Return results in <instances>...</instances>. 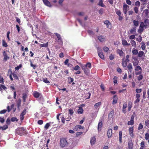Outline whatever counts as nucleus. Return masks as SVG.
Wrapping results in <instances>:
<instances>
[{
	"instance_id": "1",
	"label": "nucleus",
	"mask_w": 149,
	"mask_h": 149,
	"mask_svg": "<svg viewBox=\"0 0 149 149\" xmlns=\"http://www.w3.org/2000/svg\"><path fill=\"white\" fill-rule=\"evenodd\" d=\"M16 133L18 135L22 136L24 134H26L27 133L26 129L23 127H19L16 130Z\"/></svg>"
},
{
	"instance_id": "2",
	"label": "nucleus",
	"mask_w": 149,
	"mask_h": 149,
	"mask_svg": "<svg viewBox=\"0 0 149 149\" xmlns=\"http://www.w3.org/2000/svg\"><path fill=\"white\" fill-rule=\"evenodd\" d=\"M68 143L67 140L65 139H60V146L62 147H64L68 145Z\"/></svg>"
},
{
	"instance_id": "3",
	"label": "nucleus",
	"mask_w": 149,
	"mask_h": 149,
	"mask_svg": "<svg viewBox=\"0 0 149 149\" xmlns=\"http://www.w3.org/2000/svg\"><path fill=\"white\" fill-rule=\"evenodd\" d=\"M97 48L98 56L101 58L104 59V56L103 53L102 52V49L99 47H97Z\"/></svg>"
},
{
	"instance_id": "4",
	"label": "nucleus",
	"mask_w": 149,
	"mask_h": 149,
	"mask_svg": "<svg viewBox=\"0 0 149 149\" xmlns=\"http://www.w3.org/2000/svg\"><path fill=\"white\" fill-rule=\"evenodd\" d=\"M3 55L4 56L3 60L6 61L7 59H9L10 57L7 56V54L6 52L5 51H3Z\"/></svg>"
},
{
	"instance_id": "5",
	"label": "nucleus",
	"mask_w": 149,
	"mask_h": 149,
	"mask_svg": "<svg viewBox=\"0 0 149 149\" xmlns=\"http://www.w3.org/2000/svg\"><path fill=\"white\" fill-rule=\"evenodd\" d=\"M128 8H129V6L126 4H124L123 6V12L125 14H126L127 12V10Z\"/></svg>"
},
{
	"instance_id": "6",
	"label": "nucleus",
	"mask_w": 149,
	"mask_h": 149,
	"mask_svg": "<svg viewBox=\"0 0 149 149\" xmlns=\"http://www.w3.org/2000/svg\"><path fill=\"white\" fill-rule=\"evenodd\" d=\"M129 132L130 136L132 137V138H133L134 137V135L133 134V127L130 128L129 129Z\"/></svg>"
},
{
	"instance_id": "7",
	"label": "nucleus",
	"mask_w": 149,
	"mask_h": 149,
	"mask_svg": "<svg viewBox=\"0 0 149 149\" xmlns=\"http://www.w3.org/2000/svg\"><path fill=\"white\" fill-rule=\"evenodd\" d=\"M84 127H82L81 125H78L74 127V130L77 131H78V129H83Z\"/></svg>"
},
{
	"instance_id": "8",
	"label": "nucleus",
	"mask_w": 149,
	"mask_h": 149,
	"mask_svg": "<svg viewBox=\"0 0 149 149\" xmlns=\"http://www.w3.org/2000/svg\"><path fill=\"white\" fill-rule=\"evenodd\" d=\"M128 147L127 148L133 149V144L132 140L129 141L128 143Z\"/></svg>"
},
{
	"instance_id": "9",
	"label": "nucleus",
	"mask_w": 149,
	"mask_h": 149,
	"mask_svg": "<svg viewBox=\"0 0 149 149\" xmlns=\"http://www.w3.org/2000/svg\"><path fill=\"white\" fill-rule=\"evenodd\" d=\"M112 134V129H110L107 132V134L108 138L111 137Z\"/></svg>"
},
{
	"instance_id": "10",
	"label": "nucleus",
	"mask_w": 149,
	"mask_h": 149,
	"mask_svg": "<svg viewBox=\"0 0 149 149\" xmlns=\"http://www.w3.org/2000/svg\"><path fill=\"white\" fill-rule=\"evenodd\" d=\"M144 23L146 26V29L149 27V20L146 19L144 20Z\"/></svg>"
},
{
	"instance_id": "11",
	"label": "nucleus",
	"mask_w": 149,
	"mask_h": 149,
	"mask_svg": "<svg viewBox=\"0 0 149 149\" xmlns=\"http://www.w3.org/2000/svg\"><path fill=\"white\" fill-rule=\"evenodd\" d=\"M104 23L107 25L108 28L109 29H110L111 28V23L110 22L109 20H107L105 21L104 22Z\"/></svg>"
},
{
	"instance_id": "12",
	"label": "nucleus",
	"mask_w": 149,
	"mask_h": 149,
	"mask_svg": "<svg viewBox=\"0 0 149 149\" xmlns=\"http://www.w3.org/2000/svg\"><path fill=\"white\" fill-rule=\"evenodd\" d=\"M44 3L47 6L49 7H51V5L50 3L47 0H43Z\"/></svg>"
},
{
	"instance_id": "13",
	"label": "nucleus",
	"mask_w": 149,
	"mask_h": 149,
	"mask_svg": "<svg viewBox=\"0 0 149 149\" xmlns=\"http://www.w3.org/2000/svg\"><path fill=\"white\" fill-rule=\"evenodd\" d=\"M96 139L95 137H93L90 140V143L91 145H93L95 144V142Z\"/></svg>"
},
{
	"instance_id": "14",
	"label": "nucleus",
	"mask_w": 149,
	"mask_h": 149,
	"mask_svg": "<svg viewBox=\"0 0 149 149\" xmlns=\"http://www.w3.org/2000/svg\"><path fill=\"white\" fill-rule=\"evenodd\" d=\"M82 69L84 70L85 74L87 75H88L89 73V70L86 67H84V66L82 67Z\"/></svg>"
},
{
	"instance_id": "15",
	"label": "nucleus",
	"mask_w": 149,
	"mask_h": 149,
	"mask_svg": "<svg viewBox=\"0 0 149 149\" xmlns=\"http://www.w3.org/2000/svg\"><path fill=\"white\" fill-rule=\"evenodd\" d=\"M117 102V98L116 95H115L113 96V99L112 102L113 104H115Z\"/></svg>"
},
{
	"instance_id": "16",
	"label": "nucleus",
	"mask_w": 149,
	"mask_h": 149,
	"mask_svg": "<svg viewBox=\"0 0 149 149\" xmlns=\"http://www.w3.org/2000/svg\"><path fill=\"white\" fill-rule=\"evenodd\" d=\"M33 95L36 98H38L40 95V94L37 91H35L33 93Z\"/></svg>"
},
{
	"instance_id": "17",
	"label": "nucleus",
	"mask_w": 149,
	"mask_h": 149,
	"mask_svg": "<svg viewBox=\"0 0 149 149\" xmlns=\"http://www.w3.org/2000/svg\"><path fill=\"white\" fill-rule=\"evenodd\" d=\"M114 113V111L112 110L111 111L108 115V118H111L113 116Z\"/></svg>"
},
{
	"instance_id": "18",
	"label": "nucleus",
	"mask_w": 149,
	"mask_h": 149,
	"mask_svg": "<svg viewBox=\"0 0 149 149\" xmlns=\"http://www.w3.org/2000/svg\"><path fill=\"white\" fill-rule=\"evenodd\" d=\"M98 38L100 41L102 42L104 41V38L102 36H98Z\"/></svg>"
},
{
	"instance_id": "19",
	"label": "nucleus",
	"mask_w": 149,
	"mask_h": 149,
	"mask_svg": "<svg viewBox=\"0 0 149 149\" xmlns=\"http://www.w3.org/2000/svg\"><path fill=\"white\" fill-rule=\"evenodd\" d=\"M83 110L82 107H79V109L77 111V112L78 113L82 114L83 113Z\"/></svg>"
},
{
	"instance_id": "20",
	"label": "nucleus",
	"mask_w": 149,
	"mask_h": 149,
	"mask_svg": "<svg viewBox=\"0 0 149 149\" xmlns=\"http://www.w3.org/2000/svg\"><path fill=\"white\" fill-rule=\"evenodd\" d=\"M144 54V52L142 51H140L138 53V56L139 57H141Z\"/></svg>"
},
{
	"instance_id": "21",
	"label": "nucleus",
	"mask_w": 149,
	"mask_h": 149,
	"mask_svg": "<svg viewBox=\"0 0 149 149\" xmlns=\"http://www.w3.org/2000/svg\"><path fill=\"white\" fill-rule=\"evenodd\" d=\"M132 52L133 55H136L138 54V50L133 48V50L132 51Z\"/></svg>"
},
{
	"instance_id": "22",
	"label": "nucleus",
	"mask_w": 149,
	"mask_h": 149,
	"mask_svg": "<svg viewBox=\"0 0 149 149\" xmlns=\"http://www.w3.org/2000/svg\"><path fill=\"white\" fill-rule=\"evenodd\" d=\"M102 121L100 122L98 124V130H99L100 129L101 130V128L102 127Z\"/></svg>"
},
{
	"instance_id": "23",
	"label": "nucleus",
	"mask_w": 149,
	"mask_h": 149,
	"mask_svg": "<svg viewBox=\"0 0 149 149\" xmlns=\"http://www.w3.org/2000/svg\"><path fill=\"white\" fill-rule=\"evenodd\" d=\"M117 52L120 56H122L123 54V51L122 50H120L119 49L117 50Z\"/></svg>"
},
{
	"instance_id": "24",
	"label": "nucleus",
	"mask_w": 149,
	"mask_h": 149,
	"mask_svg": "<svg viewBox=\"0 0 149 149\" xmlns=\"http://www.w3.org/2000/svg\"><path fill=\"white\" fill-rule=\"evenodd\" d=\"M139 27L141 28H143L144 27L146 29V26L145 25L144 22H141Z\"/></svg>"
},
{
	"instance_id": "25",
	"label": "nucleus",
	"mask_w": 149,
	"mask_h": 149,
	"mask_svg": "<svg viewBox=\"0 0 149 149\" xmlns=\"http://www.w3.org/2000/svg\"><path fill=\"white\" fill-rule=\"evenodd\" d=\"M98 5L103 7H104L105 6V5L103 3L102 0H99V2L98 4Z\"/></svg>"
},
{
	"instance_id": "26",
	"label": "nucleus",
	"mask_w": 149,
	"mask_h": 149,
	"mask_svg": "<svg viewBox=\"0 0 149 149\" xmlns=\"http://www.w3.org/2000/svg\"><path fill=\"white\" fill-rule=\"evenodd\" d=\"M101 104V102H99L98 103H96L94 106V107L96 108H97L99 106H100Z\"/></svg>"
},
{
	"instance_id": "27",
	"label": "nucleus",
	"mask_w": 149,
	"mask_h": 149,
	"mask_svg": "<svg viewBox=\"0 0 149 149\" xmlns=\"http://www.w3.org/2000/svg\"><path fill=\"white\" fill-rule=\"evenodd\" d=\"M131 45L132 46L134 47H135L136 45L135 41L134 40H132L131 41Z\"/></svg>"
},
{
	"instance_id": "28",
	"label": "nucleus",
	"mask_w": 149,
	"mask_h": 149,
	"mask_svg": "<svg viewBox=\"0 0 149 149\" xmlns=\"http://www.w3.org/2000/svg\"><path fill=\"white\" fill-rule=\"evenodd\" d=\"M133 23L134 25L136 26H137L139 24V21L135 20H134L133 21Z\"/></svg>"
},
{
	"instance_id": "29",
	"label": "nucleus",
	"mask_w": 149,
	"mask_h": 149,
	"mask_svg": "<svg viewBox=\"0 0 149 149\" xmlns=\"http://www.w3.org/2000/svg\"><path fill=\"white\" fill-rule=\"evenodd\" d=\"M136 28L132 27L130 31V32L131 33H133L134 32H136Z\"/></svg>"
},
{
	"instance_id": "30",
	"label": "nucleus",
	"mask_w": 149,
	"mask_h": 149,
	"mask_svg": "<svg viewBox=\"0 0 149 149\" xmlns=\"http://www.w3.org/2000/svg\"><path fill=\"white\" fill-rule=\"evenodd\" d=\"M73 81V79L71 77H69L68 79V81L69 84H71Z\"/></svg>"
},
{
	"instance_id": "31",
	"label": "nucleus",
	"mask_w": 149,
	"mask_h": 149,
	"mask_svg": "<svg viewBox=\"0 0 149 149\" xmlns=\"http://www.w3.org/2000/svg\"><path fill=\"white\" fill-rule=\"evenodd\" d=\"M2 45L3 46L5 47H6L8 46L7 43H6L5 41L3 40H2Z\"/></svg>"
},
{
	"instance_id": "32",
	"label": "nucleus",
	"mask_w": 149,
	"mask_h": 149,
	"mask_svg": "<svg viewBox=\"0 0 149 149\" xmlns=\"http://www.w3.org/2000/svg\"><path fill=\"white\" fill-rule=\"evenodd\" d=\"M132 103L131 102H129L128 107V111H130L131 110V109L132 107Z\"/></svg>"
},
{
	"instance_id": "33",
	"label": "nucleus",
	"mask_w": 149,
	"mask_h": 149,
	"mask_svg": "<svg viewBox=\"0 0 149 149\" xmlns=\"http://www.w3.org/2000/svg\"><path fill=\"white\" fill-rule=\"evenodd\" d=\"M127 61H123V62L122 63V65L123 67H125L127 66Z\"/></svg>"
},
{
	"instance_id": "34",
	"label": "nucleus",
	"mask_w": 149,
	"mask_h": 149,
	"mask_svg": "<svg viewBox=\"0 0 149 149\" xmlns=\"http://www.w3.org/2000/svg\"><path fill=\"white\" fill-rule=\"evenodd\" d=\"M8 127V125H5L2 127V130H5Z\"/></svg>"
},
{
	"instance_id": "35",
	"label": "nucleus",
	"mask_w": 149,
	"mask_h": 149,
	"mask_svg": "<svg viewBox=\"0 0 149 149\" xmlns=\"http://www.w3.org/2000/svg\"><path fill=\"white\" fill-rule=\"evenodd\" d=\"M113 79L114 80V81H113L114 84H117V77L116 76H115V77H114L113 78Z\"/></svg>"
},
{
	"instance_id": "36",
	"label": "nucleus",
	"mask_w": 149,
	"mask_h": 149,
	"mask_svg": "<svg viewBox=\"0 0 149 149\" xmlns=\"http://www.w3.org/2000/svg\"><path fill=\"white\" fill-rule=\"evenodd\" d=\"M85 67H88L89 68H91V63L89 62L87 63L85 65Z\"/></svg>"
},
{
	"instance_id": "37",
	"label": "nucleus",
	"mask_w": 149,
	"mask_h": 149,
	"mask_svg": "<svg viewBox=\"0 0 149 149\" xmlns=\"http://www.w3.org/2000/svg\"><path fill=\"white\" fill-rule=\"evenodd\" d=\"M54 34L57 36L58 40H61V36L59 34L57 33H55Z\"/></svg>"
},
{
	"instance_id": "38",
	"label": "nucleus",
	"mask_w": 149,
	"mask_h": 149,
	"mask_svg": "<svg viewBox=\"0 0 149 149\" xmlns=\"http://www.w3.org/2000/svg\"><path fill=\"white\" fill-rule=\"evenodd\" d=\"M8 72H10V76H9V77H10V79L12 81H13V78H12V72L11 70V69H9L8 70Z\"/></svg>"
},
{
	"instance_id": "39",
	"label": "nucleus",
	"mask_w": 149,
	"mask_h": 149,
	"mask_svg": "<svg viewBox=\"0 0 149 149\" xmlns=\"http://www.w3.org/2000/svg\"><path fill=\"white\" fill-rule=\"evenodd\" d=\"M122 44L124 46L126 45L127 44V42L125 40H122Z\"/></svg>"
},
{
	"instance_id": "40",
	"label": "nucleus",
	"mask_w": 149,
	"mask_h": 149,
	"mask_svg": "<svg viewBox=\"0 0 149 149\" xmlns=\"http://www.w3.org/2000/svg\"><path fill=\"white\" fill-rule=\"evenodd\" d=\"M142 45L141 46V48L143 50H144L146 48V46L144 42H142L141 43Z\"/></svg>"
},
{
	"instance_id": "41",
	"label": "nucleus",
	"mask_w": 149,
	"mask_h": 149,
	"mask_svg": "<svg viewBox=\"0 0 149 149\" xmlns=\"http://www.w3.org/2000/svg\"><path fill=\"white\" fill-rule=\"evenodd\" d=\"M141 147L140 148H142V149H143V148L145 147V143L144 141H142L141 143Z\"/></svg>"
},
{
	"instance_id": "42",
	"label": "nucleus",
	"mask_w": 149,
	"mask_h": 149,
	"mask_svg": "<svg viewBox=\"0 0 149 149\" xmlns=\"http://www.w3.org/2000/svg\"><path fill=\"white\" fill-rule=\"evenodd\" d=\"M127 68L128 69H132L133 68L132 64L131 63H129L127 66Z\"/></svg>"
},
{
	"instance_id": "43",
	"label": "nucleus",
	"mask_w": 149,
	"mask_h": 149,
	"mask_svg": "<svg viewBox=\"0 0 149 149\" xmlns=\"http://www.w3.org/2000/svg\"><path fill=\"white\" fill-rule=\"evenodd\" d=\"M11 120L12 122H14L15 121H17L18 120L16 117H12L11 119Z\"/></svg>"
},
{
	"instance_id": "44",
	"label": "nucleus",
	"mask_w": 149,
	"mask_h": 149,
	"mask_svg": "<svg viewBox=\"0 0 149 149\" xmlns=\"http://www.w3.org/2000/svg\"><path fill=\"white\" fill-rule=\"evenodd\" d=\"M13 77L15 78V79L17 80H18V77L17 76V75L15 73H13L12 74Z\"/></svg>"
},
{
	"instance_id": "45",
	"label": "nucleus",
	"mask_w": 149,
	"mask_h": 149,
	"mask_svg": "<svg viewBox=\"0 0 149 149\" xmlns=\"http://www.w3.org/2000/svg\"><path fill=\"white\" fill-rule=\"evenodd\" d=\"M50 126V124L49 123H47L45 126V128L46 129H47Z\"/></svg>"
},
{
	"instance_id": "46",
	"label": "nucleus",
	"mask_w": 149,
	"mask_h": 149,
	"mask_svg": "<svg viewBox=\"0 0 149 149\" xmlns=\"http://www.w3.org/2000/svg\"><path fill=\"white\" fill-rule=\"evenodd\" d=\"M40 46L41 47H47L48 46L47 43L41 44L40 45Z\"/></svg>"
},
{
	"instance_id": "47",
	"label": "nucleus",
	"mask_w": 149,
	"mask_h": 149,
	"mask_svg": "<svg viewBox=\"0 0 149 149\" xmlns=\"http://www.w3.org/2000/svg\"><path fill=\"white\" fill-rule=\"evenodd\" d=\"M139 70H142L141 67L139 66H136L135 68V70L136 71H138Z\"/></svg>"
},
{
	"instance_id": "48",
	"label": "nucleus",
	"mask_w": 149,
	"mask_h": 149,
	"mask_svg": "<svg viewBox=\"0 0 149 149\" xmlns=\"http://www.w3.org/2000/svg\"><path fill=\"white\" fill-rule=\"evenodd\" d=\"M144 30V28H140L138 30V31L139 33H142Z\"/></svg>"
},
{
	"instance_id": "49",
	"label": "nucleus",
	"mask_w": 149,
	"mask_h": 149,
	"mask_svg": "<svg viewBox=\"0 0 149 149\" xmlns=\"http://www.w3.org/2000/svg\"><path fill=\"white\" fill-rule=\"evenodd\" d=\"M104 51L106 52H107L109 50V48L108 47H104L103 48Z\"/></svg>"
},
{
	"instance_id": "50",
	"label": "nucleus",
	"mask_w": 149,
	"mask_h": 149,
	"mask_svg": "<svg viewBox=\"0 0 149 149\" xmlns=\"http://www.w3.org/2000/svg\"><path fill=\"white\" fill-rule=\"evenodd\" d=\"M145 125H146L149 127V120H147L145 121Z\"/></svg>"
},
{
	"instance_id": "51",
	"label": "nucleus",
	"mask_w": 149,
	"mask_h": 149,
	"mask_svg": "<svg viewBox=\"0 0 149 149\" xmlns=\"http://www.w3.org/2000/svg\"><path fill=\"white\" fill-rule=\"evenodd\" d=\"M143 128V125L141 123H140L138 127V130H140Z\"/></svg>"
},
{
	"instance_id": "52",
	"label": "nucleus",
	"mask_w": 149,
	"mask_h": 149,
	"mask_svg": "<svg viewBox=\"0 0 149 149\" xmlns=\"http://www.w3.org/2000/svg\"><path fill=\"white\" fill-rule=\"evenodd\" d=\"M134 124V121L131 120L128 122L127 124L128 125H133Z\"/></svg>"
},
{
	"instance_id": "53",
	"label": "nucleus",
	"mask_w": 149,
	"mask_h": 149,
	"mask_svg": "<svg viewBox=\"0 0 149 149\" xmlns=\"http://www.w3.org/2000/svg\"><path fill=\"white\" fill-rule=\"evenodd\" d=\"M86 97H87L86 99H88L90 98L91 93H88L86 94Z\"/></svg>"
},
{
	"instance_id": "54",
	"label": "nucleus",
	"mask_w": 149,
	"mask_h": 149,
	"mask_svg": "<svg viewBox=\"0 0 149 149\" xmlns=\"http://www.w3.org/2000/svg\"><path fill=\"white\" fill-rule=\"evenodd\" d=\"M4 121H5V120L3 118H2V117H0V122L1 123H3L4 122Z\"/></svg>"
},
{
	"instance_id": "55",
	"label": "nucleus",
	"mask_w": 149,
	"mask_h": 149,
	"mask_svg": "<svg viewBox=\"0 0 149 149\" xmlns=\"http://www.w3.org/2000/svg\"><path fill=\"white\" fill-rule=\"evenodd\" d=\"M43 81L46 83H50L49 81L47 80L46 78L43 79Z\"/></svg>"
},
{
	"instance_id": "56",
	"label": "nucleus",
	"mask_w": 149,
	"mask_h": 149,
	"mask_svg": "<svg viewBox=\"0 0 149 149\" xmlns=\"http://www.w3.org/2000/svg\"><path fill=\"white\" fill-rule=\"evenodd\" d=\"M104 9L103 8H101L99 10L98 12L100 14H102L104 12Z\"/></svg>"
},
{
	"instance_id": "57",
	"label": "nucleus",
	"mask_w": 149,
	"mask_h": 149,
	"mask_svg": "<svg viewBox=\"0 0 149 149\" xmlns=\"http://www.w3.org/2000/svg\"><path fill=\"white\" fill-rule=\"evenodd\" d=\"M3 79L1 76H0V83L3 84Z\"/></svg>"
},
{
	"instance_id": "58",
	"label": "nucleus",
	"mask_w": 149,
	"mask_h": 149,
	"mask_svg": "<svg viewBox=\"0 0 149 149\" xmlns=\"http://www.w3.org/2000/svg\"><path fill=\"white\" fill-rule=\"evenodd\" d=\"M142 91V89L141 88L140 89H136V93H141Z\"/></svg>"
},
{
	"instance_id": "59",
	"label": "nucleus",
	"mask_w": 149,
	"mask_h": 149,
	"mask_svg": "<svg viewBox=\"0 0 149 149\" xmlns=\"http://www.w3.org/2000/svg\"><path fill=\"white\" fill-rule=\"evenodd\" d=\"M137 40L139 42H140L142 40V38L140 36H139V38L137 39Z\"/></svg>"
},
{
	"instance_id": "60",
	"label": "nucleus",
	"mask_w": 149,
	"mask_h": 149,
	"mask_svg": "<svg viewBox=\"0 0 149 149\" xmlns=\"http://www.w3.org/2000/svg\"><path fill=\"white\" fill-rule=\"evenodd\" d=\"M149 137V134L148 133H147L145 134V139L146 140H148Z\"/></svg>"
},
{
	"instance_id": "61",
	"label": "nucleus",
	"mask_w": 149,
	"mask_h": 149,
	"mask_svg": "<svg viewBox=\"0 0 149 149\" xmlns=\"http://www.w3.org/2000/svg\"><path fill=\"white\" fill-rule=\"evenodd\" d=\"M143 76L142 75H140L138 77V80L139 81H140L142 79Z\"/></svg>"
},
{
	"instance_id": "62",
	"label": "nucleus",
	"mask_w": 149,
	"mask_h": 149,
	"mask_svg": "<svg viewBox=\"0 0 149 149\" xmlns=\"http://www.w3.org/2000/svg\"><path fill=\"white\" fill-rule=\"evenodd\" d=\"M26 110L25 109H24L22 112L21 113V114L24 116L26 113Z\"/></svg>"
},
{
	"instance_id": "63",
	"label": "nucleus",
	"mask_w": 149,
	"mask_h": 149,
	"mask_svg": "<svg viewBox=\"0 0 149 149\" xmlns=\"http://www.w3.org/2000/svg\"><path fill=\"white\" fill-rule=\"evenodd\" d=\"M140 3L139 1H136L135 3V6H140Z\"/></svg>"
},
{
	"instance_id": "64",
	"label": "nucleus",
	"mask_w": 149,
	"mask_h": 149,
	"mask_svg": "<svg viewBox=\"0 0 149 149\" xmlns=\"http://www.w3.org/2000/svg\"><path fill=\"white\" fill-rule=\"evenodd\" d=\"M6 123L9 125L10 123V120L9 118H8L6 121Z\"/></svg>"
}]
</instances>
